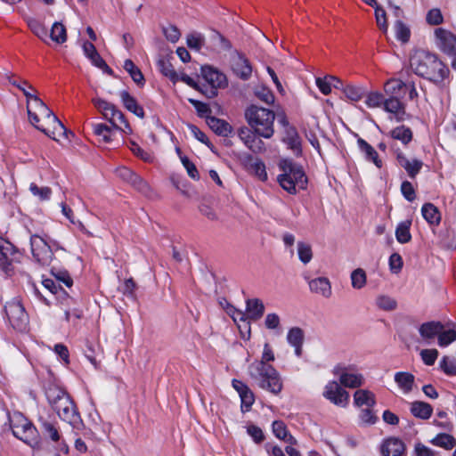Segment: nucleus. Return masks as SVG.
Here are the masks:
<instances>
[{
  "instance_id": "nucleus-37",
  "label": "nucleus",
  "mask_w": 456,
  "mask_h": 456,
  "mask_svg": "<svg viewBox=\"0 0 456 456\" xmlns=\"http://www.w3.org/2000/svg\"><path fill=\"white\" fill-rule=\"evenodd\" d=\"M338 85H342L341 81L336 77H329L321 78H316V86L320 89V91L327 95L331 92V86L338 87Z\"/></svg>"
},
{
  "instance_id": "nucleus-30",
  "label": "nucleus",
  "mask_w": 456,
  "mask_h": 456,
  "mask_svg": "<svg viewBox=\"0 0 456 456\" xmlns=\"http://www.w3.org/2000/svg\"><path fill=\"white\" fill-rule=\"evenodd\" d=\"M83 51L85 55L92 61V63L101 69H109L104 60L98 53L95 46L90 42L83 44Z\"/></svg>"
},
{
  "instance_id": "nucleus-35",
  "label": "nucleus",
  "mask_w": 456,
  "mask_h": 456,
  "mask_svg": "<svg viewBox=\"0 0 456 456\" xmlns=\"http://www.w3.org/2000/svg\"><path fill=\"white\" fill-rule=\"evenodd\" d=\"M45 395L49 403L53 407L59 403L62 398L69 396V395L62 388L54 385L49 386L47 387Z\"/></svg>"
},
{
  "instance_id": "nucleus-34",
  "label": "nucleus",
  "mask_w": 456,
  "mask_h": 456,
  "mask_svg": "<svg viewBox=\"0 0 456 456\" xmlns=\"http://www.w3.org/2000/svg\"><path fill=\"white\" fill-rule=\"evenodd\" d=\"M411 220H404L398 224L395 229V238L401 244L408 243L411 240L410 232Z\"/></svg>"
},
{
  "instance_id": "nucleus-45",
  "label": "nucleus",
  "mask_w": 456,
  "mask_h": 456,
  "mask_svg": "<svg viewBox=\"0 0 456 456\" xmlns=\"http://www.w3.org/2000/svg\"><path fill=\"white\" fill-rule=\"evenodd\" d=\"M297 249L298 258L303 264L306 265L312 260L313 250L309 243H306L305 241H298L297 245Z\"/></svg>"
},
{
  "instance_id": "nucleus-59",
  "label": "nucleus",
  "mask_w": 456,
  "mask_h": 456,
  "mask_svg": "<svg viewBox=\"0 0 456 456\" xmlns=\"http://www.w3.org/2000/svg\"><path fill=\"white\" fill-rule=\"evenodd\" d=\"M426 20L429 25L436 26L444 21V17L440 9L434 8L428 11L426 16Z\"/></svg>"
},
{
  "instance_id": "nucleus-11",
  "label": "nucleus",
  "mask_w": 456,
  "mask_h": 456,
  "mask_svg": "<svg viewBox=\"0 0 456 456\" xmlns=\"http://www.w3.org/2000/svg\"><path fill=\"white\" fill-rule=\"evenodd\" d=\"M323 396L340 407H346L349 402V394L346 391L340 383L337 381H330L324 387Z\"/></svg>"
},
{
  "instance_id": "nucleus-9",
  "label": "nucleus",
  "mask_w": 456,
  "mask_h": 456,
  "mask_svg": "<svg viewBox=\"0 0 456 456\" xmlns=\"http://www.w3.org/2000/svg\"><path fill=\"white\" fill-rule=\"evenodd\" d=\"M333 373L338 378L342 387L348 388L360 387L364 383V377L352 365H338L334 368Z\"/></svg>"
},
{
  "instance_id": "nucleus-42",
  "label": "nucleus",
  "mask_w": 456,
  "mask_h": 456,
  "mask_svg": "<svg viewBox=\"0 0 456 456\" xmlns=\"http://www.w3.org/2000/svg\"><path fill=\"white\" fill-rule=\"evenodd\" d=\"M284 142L293 151H300L301 140H300V137L295 128L289 127L287 129Z\"/></svg>"
},
{
  "instance_id": "nucleus-56",
  "label": "nucleus",
  "mask_w": 456,
  "mask_h": 456,
  "mask_svg": "<svg viewBox=\"0 0 456 456\" xmlns=\"http://www.w3.org/2000/svg\"><path fill=\"white\" fill-rule=\"evenodd\" d=\"M371 408L372 407H367L366 409L361 410L359 413V419L362 425H373L378 420V417L375 415Z\"/></svg>"
},
{
  "instance_id": "nucleus-46",
  "label": "nucleus",
  "mask_w": 456,
  "mask_h": 456,
  "mask_svg": "<svg viewBox=\"0 0 456 456\" xmlns=\"http://www.w3.org/2000/svg\"><path fill=\"white\" fill-rule=\"evenodd\" d=\"M351 284L352 287L355 289H362L367 282L366 273L362 268H357L354 270L351 273Z\"/></svg>"
},
{
  "instance_id": "nucleus-50",
  "label": "nucleus",
  "mask_w": 456,
  "mask_h": 456,
  "mask_svg": "<svg viewBox=\"0 0 456 456\" xmlns=\"http://www.w3.org/2000/svg\"><path fill=\"white\" fill-rule=\"evenodd\" d=\"M187 45L189 48L200 51L204 45V36L199 32H192L187 36Z\"/></svg>"
},
{
  "instance_id": "nucleus-17",
  "label": "nucleus",
  "mask_w": 456,
  "mask_h": 456,
  "mask_svg": "<svg viewBox=\"0 0 456 456\" xmlns=\"http://www.w3.org/2000/svg\"><path fill=\"white\" fill-rule=\"evenodd\" d=\"M443 329L444 324L441 322L430 321L421 323L418 330L422 340L430 344L436 338H438Z\"/></svg>"
},
{
  "instance_id": "nucleus-7",
  "label": "nucleus",
  "mask_w": 456,
  "mask_h": 456,
  "mask_svg": "<svg viewBox=\"0 0 456 456\" xmlns=\"http://www.w3.org/2000/svg\"><path fill=\"white\" fill-rule=\"evenodd\" d=\"M92 102L115 129L126 134L132 133V128L124 114L114 104L101 98H94Z\"/></svg>"
},
{
  "instance_id": "nucleus-64",
  "label": "nucleus",
  "mask_w": 456,
  "mask_h": 456,
  "mask_svg": "<svg viewBox=\"0 0 456 456\" xmlns=\"http://www.w3.org/2000/svg\"><path fill=\"white\" fill-rule=\"evenodd\" d=\"M440 366L446 374L456 375V362L454 360L444 356L440 362Z\"/></svg>"
},
{
  "instance_id": "nucleus-43",
  "label": "nucleus",
  "mask_w": 456,
  "mask_h": 456,
  "mask_svg": "<svg viewBox=\"0 0 456 456\" xmlns=\"http://www.w3.org/2000/svg\"><path fill=\"white\" fill-rule=\"evenodd\" d=\"M93 127L94 134L102 137L105 142H110L112 140L113 131L116 130L113 126H109L102 123L94 124Z\"/></svg>"
},
{
  "instance_id": "nucleus-2",
  "label": "nucleus",
  "mask_w": 456,
  "mask_h": 456,
  "mask_svg": "<svg viewBox=\"0 0 456 456\" xmlns=\"http://www.w3.org/2000/svg\"><path fill=\"white\" fill-rule=\"evenodd\" d=\"M274 359L271 346L265 343L261 360L255 361L248 366V373L259 387L273 395H278L282 390V380L279 372L268 364L269 362H273Z\"/></svg>"
},
{
  "instance_id": "nucleus-32",
  "label": "nucleus",
  "mask_w": 456,
  "mask_h": 456,
  "mask_svg": "<svg viewBox=\"0 0 456 456\" xmlns=\"http://www.w3.org/2000/svg\"><path fill=\"white\" fill-rule=\"evenodd\" d=\"M424 219L431 225H438L441 221V214L438 208L432 203H425L421 208Z\"/></svg>"
},
{
  "instance_id": "nucleus-44",
  "label": "nucleus",
  "mask_w": 456,
  "mask_h": 456,
  "mask_svg": "<svg viewBox=\"0 0 456 456\" xmlns=\"http://www.w3.org/2000/svg\"><path fill=\"white\" fill-rule=\"evenodd\" d=\"M394 28L397 40L403 44L409 42L411 37V30L406 24H404L402 20H396L395 22Z\"/></svg>"
},
{
  "instance_id": "nucleus-8",
  "label": "nucleus",
  "mask_w": 456,
  "mask_h": 456,
  "mask_svg": "<svg viewBox=\"0 0 456 456\" xmlns=\"http://www.w3.org/2000/svg\"><path fill=\"white\" fill-rule=\"evenodd\" d=\"M4 311L13 329L25 331L28 325V315L19 300L13 299L6 303Z\"/></svg>"
},
{
  "instance_id": "nucleus-3",
  "label": "nucleus",
  "mask_w": 456,
  "mask_h": 456,
  "mask_svg": "<svg viewBox=\"0 0 456 456\" xmlns=\"http://www.w3.org/2000/svg\"><path fill=\"white\" fill-rule=\"evenodd\" d=\"M410 68L416 75L435 83L442 82L449 74L448 68L436 54L422 49L411 54Z\"/></svg>"
},
{
  "instance_id": "nucleus-33",
  "label": "nucleus",
  "mask_w": 456,
  "mask_h": 456,
  "mask_svg": "<svg viewBox=\"0 0 456 456\" xmlns=\"http://www.w3.org/2000/svg\"><path fill=\"white\" fill-rule=\"evenodd\" d=\"M157 66L159 70L172 82L176 83L179 81V75L174 69L173 65L168 59L161 57L158 60Z\"/></svg>"
},
{
  "instance_id": "nucleus-26",
  "label": "nucleus",
  "mask_w": 456,
  "mask_h": 456,
  "mask_svg": "<svg viewBox=\"0 0 456 456\" xmlns=\"http://www.w3.org/2000/svg\"><path fill=\"white\" fill-rule=\"evenodd\" d=\"M119 96L124 107L127 110L141 118H144V110L142 107L138 104L137 101L127 91H121L119 93Z\"/></svg>"
},
{
  "instance_id": "nucleus-16",
  "label": "nucleus",
  "mask_w": 456,
  "mask_h": 456,
  "mask_svg": "<svg viewBox=\"0 0 456 456\" xmlns=\"http://www.w3.org/2000/svg\"><path fill=\"white\" fill-rule=\"evenodd\" d=\"M201 75L214 89L224 88L227 86L226 76L211 66L201 67Z\"/></svg>"
},
{
  "instance_id": "nucleus-55",
  "label": "nucleus",
  "mask_w": 456,
  "mask_h": 456,
  "mask_svg": "<svg viewBox=\"0 0 456 456\" xmlns=\"http://www.w3.org/2000/svg\"><path fill=\"white\" fill-rule=\"evenodd\" d=\"M29 191L34 196L37 197L41 200H47L52 195V190L49 187H38L34 183H30Z\"/></svg>"
},
{
  "instance_id": "nucleus-60",
  "label": "nucleus",
  "mask_w": 456,
  "mask_h": 456,
  "mask_svg": "<svg viewBox=\"0 0 456 456\" xmlns=\"http://www.w3.org/2000/svg\"><path fill=\"white\" fill-rule=\"evenodd\" d=\"M420 356L426 365L431 366L436 362L438 357V351L434 348L423 349L420 351Z\"/></svg>"
},
{
  "instance_id": "nucleus-18",
  "label": "nucleus",
  "mask_w": 456,
  "mask_h": 456,
  "mask_svg": "<svg viewBox=\"0 0 456 456\" xmlns=\"http://www.w3.org/2000/svg\"><path fill=\"white\" fill-rule=\"evenodd\" d=\"M383 110L393 115L396 121L404 120L405 117V105L397 96H387L386 98Z\"/></svg>"
},
{
  "instance_id": "nucleus-57",
  "label": "nucleus",
  "mask_w": 456,
  "mask_h": 456,
  "mask_svg": "<svg viewBox=\"0 0 456 456\" xmlns=\"http://www.w3.org/2000/svg\"><path fill=\"white\" fill-rule=\"evenodd\" d=\"M28 26L31 31L41 40L45 41L47 38L48 31L42 23L36 20H32L28 22Z\"/></svg>"
},
{
  "instance_id": "nucleus-6",
  "label": "nucleus",
  "mask_w": 456,
  "mask_h": 456,
  "mask_svg": "<svg viewBox=\"0 0 456 456\" xmlns=\"http://www.w3.org/2000/svg\"><path fill=\"white\" fill-rule=\"evenodd\" d=\"M10 426L14 436L36 448L39 445L37 428L21 413L14 412L9 417Z\"/></svg>"
},
{
  "instance_id": "nucleus-23",
  "label": "nucleus",
  "mask_w": 456,
  "mask_h": 456,
  "mask_svg": "<svg viewBox=\"0 0 456 456\" xmlns=\"http://www.w3.org/2000/svg\"><path fill=\"white\" fill-rule=\"evenodd\" d=\"M207 124L213 132L220 136L227 137L232 133V126L224 119L207 117Z\"/></svg>"
},
{
  "instance_id": "nucleus-38",
  "label": "nucleus",
  "mask_w": 456,
  "mask_h": 456,
  "mask_svg": "<svg viewBox=\"0 0 456 456\" xmlns=\"http://www.w3.org/2000/svg\"><path fill=\"white\" fill-rule=\"evenodd\" d=\"M123 67L125 70L130 75L134 83L139 86L144 85V77L142 71L134 65L131 60H126Z\"/></svg>"
},
{
  "instance_id": "nucleus-36",
  "label": "nucleus",
  "mask_w": 456,
  "mask_h": 456,
  "mask_svg": "<svg viewBox=\"0 0 456 456\" xmlns=\"http://www.w3.org/2000/svg\"><path fill=\"white\" fill-rule=\"evenodd\" d=\"M389 134L393 139L401 141L405 145L412 139L411 130L405 126H400L394 128L390 131Z\"/></svg>"
},
{
  "instance_id": "nucleus-12",
  "label": "nucleus",
  "mask_w": 456,
  "mask_h": 456,
  "mask_svg": "<svg viewBox=\"0 0 456 456\" xmlns=\"http://www.w3.org/2000/svg\"><path fill=\"white\" fill-rule=\"evenodd\" d=\"M435 43L437 48L450 56L456 55V36L443 28H436Z\"/></svg>"
},
{
  "instance_id": "nucleus-58",
  "label": "nucleus",
  "mask_w": 456,
  "mask_h": 456,
  "mask_svg": "<svg viewBox=\"0 0 456 456\" xmlns=\"http://www.w3.org/2000/svg\"><path fill=\"white\" fill-rule=\"evenodd\" d=\"M241 400V411L243 412L248 411L255 402L253 392L248 388L240 395Z\"/></svg>"
},
{
  "instance_id": "nucleus-40",
  "label": "nucleus",
  "mask_w": 456,
  "mask_h": 456,
  "mask_svg": "<svg viewBox=\"0 0 456 456\" xmlns=\"http://www.w3.org/2000/svg\"><path fill=\"white\" fill-rule=\"evenodd\" d=\"M50 37L57 44H63L67 40V31L61 22H54L51 28Z\"/></svg>"
},
{
  "instance_id": "nucleus-52",
  "label": "nucleus",
  "mask_w": 456,
  "mask_h": 456,
  "mask_svg": "<svg viewBox=\"0 0 456 456\" xmlns=\"http://www.w3.org/2000/svg\"><path fill=\"white\" fill-rule=\"evenodd\" d=\"M346 97L351 101L357 102L364 95L363 88L353 85H348L343 89Z\"/></svg>"
},
{
  "instance_id": "nucleus-48",
  "label": "nucleus",
  "mask_w": 456,
  "mask_h": 456,
  "mask_svg": "<svg viewBox=\"0 0 456 456\" xmlns=\"http://www.w3.org/2000/svg\"><path fill=\"white\" fill-rule=\"evenodd\" d=\"M456 340V330H442L437 338V344L441 347H446Z\"/></svg>"
},
{
  "instance_id": "nucleus-41",
  "label": "nucleus",
  "mask_w": 456,
  "mask_h": 456,
  "mask_svg": "<svg viewBox=\"0 0 456 456\" xmlns=\"http://www.w3.org/2000/svg\"><path fill=\"white\" fill-rule=\"evenodd\" d=\"M430 442L432 444L446 450L452 449L456 443L455 439L452 436L444 433L438 434Z\"/></svg>"
},
{
  "instance_id": "nucleus-25",
  "label": "nucleus",
  "mask_w": 456,
  "mask_h": 456,
  "mask_svg": "<svg viewBox=\"0 0 456 456\" xmlns=\"http://www.w3.org/2000/svg\"><path fill=\"white\" fill-rule=\"evenodd\" d=\"M246 311L247 319L257 321L265 313V305L259 298L248 299L246 301Z\"/></svg>"
},
{
  "instance_id": "nucleus-1",
  "label": "nucleus",
  "mask_w": 456,
  "mask_h": 456,
  "mask_svg": "<svg viewBox=\"0 0 456 456\" xmlns=\"http://www.w3.org/2000/svg\"><path fill=\"white\" fill-rule=\"evenodd\" d=\"M27 98V111L30 123L54 141L66 138L67 129L53 111L37 95V90L26 80L18 86Z\"/></svg>"
},
{
  "instance_id": "nucleus-4",
  "label": "nucleus",
  "mask_w": 456,
  "mask_h": 456,
  "mask_svg": "<svg viewBox=\"0 0 456 456\" xmlns=\"http://www.w3.org/2000/svg\"><path fill=\"white\" fill-rule=\"evenodd\" d=\"M281 174L277 181L281 187L290 194L304 190L307 184V177L300 165L289 159H282L278 163Z\"/></svg>"
},
{
  "instance_id": "nucleus-19",
  "label": "nucleus",
  "mask_w": 456,
  "mask_h": 456,
  "mask_svg": "<svg viewBox=\"0 0 456 456\" xmlns=\"http://www.w3.org/2000/svg\"><path fill=\"white\" fill-rule=\"evenodd\" d=\"M406 446L397 437H389L384 440L381 445L383 456H405Z\"/></svg>"
},
{
  "instance_id": "nucleus-62",
  "label": "nucleus",
  "mask_w": 456,
  "mask_h": 456,
  "mask_svg": "<svg viewBox=\"0 0 456 456\" xmlns=\"http://www.w3.org/2000/svg\"><path fill=\"white\" fill-rule=\"evenodd\" d=\"M247 433L256 444H260L265 440L263 430L256 425H248L247 427Z\"/></svg>"
},
{
  "instance_id": "nucleus-13",
  "label": "nucleus",
  "mask_w": 456,
  "mask_h": 456,
  "mask_svg": "<svg viewBox=\"0 0 456 456\" xmlns=\"http://www.w3.org/2000/svg\"><path fill=\"white\" fill-rule=\"evenodd\" d=\"M53 408L62 420L71 425H75L80 420L79 413L77 411L75 404L69 395L66 398H62V400Z\"/></svg>"
},
{
  "instance_id": "nucleus-28",
  "label": "nucleus",
  "mask_w": 456,
  "mask_h": 456,
  "mask_svg": "<svg viewBox=\"0 0 456 456\" xmlns=\"http://www.w3.org/2000/svg\"><path fill=\"white\" fill-rule=\"evenodd\" d=\"M354 403L357 407H373L376 403L375 395L367 389H358L354 394Z\"/></svg>"
},
{
  "instance_id": "nucleus-15",
  "label": "nucleus",
  "mask_w": 456,
  "mask_h": 456,
  "mask_svg": "<svg viewBox=\"0 0 456 456\" xmlns=\"http://www.w3.org/2000/svg\"><path fill=\"white\" fill-rule=\"evenodd\" d=\"M232 69L242 80H248L252 74V67L248 60L240 53L235 52L231 61Z\"/></svg>"
},
{
  "instance_id": "nucleus-61",
  "label": "nucleus",
  "mask_w": 456,
  "mask_h": 456,
  "mask_svg": "<svg viewBox=\"0 0 456 456\" xmlns=\"http://www.w3.org/2000/svg\"><path fill=\"white\" fill-rule=\"evenodd\" d=\"M180 159L188 175L192 179L199 180L200 175L195 165L186 156H181Z\"/></svg>"
},
{
  "instance_id": "nucleus-21",
  "label": "nucleus",
  "mask_w": 456,
  "mask_h": 456,
  "mask_svg": "<svg viewBox=\"0 0 456 456\" xmlns=\"http://www.w3.org/2000/svg\"><path fill=\"white\" fill-rule=\"evenodd\" d=\"M309 289L312 293L330 298L332 295L331 283L326 277H317L308 281Z\"/></svg>"
},
{
  "instance_id": "nucleus-24",
  "label": "nucleus",
  "mask_w": 456,
  "mask_h": 456,
  "mask_svg": "<svg viewBox=\"0 0 456 456\" xmlns=\"http://www.w3.org/2000/svg\"><path fill=\"white\" fill-rule=\"evenodd\" d=\"M407 82H403L398 78H391L384 85V91L387 96H397L403 98L405 94V87Z\"/></svg>"
},
{
  "instance_id": "nucleus-10",
  "label": "nucleus",
  "mask_w": 456,
  "mask_h": 456,
  "mask_svg": "<svg viewBox=\"0 0 456 456\" xmlns=\"http://www.w3.org/2000/svg\"><path fill=\"white\" fill-rule=\"evenodd\" d=\"M30 247L33 257L42 265H48L53 260V253L46 240L37 234L31 235Z\"/></svg>"
},
{
  "instance_id": "nucleus-51",
  "label": "nucleus",
  "mask_w": 456,
  "mask_h": 456,
  "mask_svg": "<svg viewBox=\"0 0 456 456\" xmlns=\"http://www.w3.org/2000/svg\"><path fill=\"white\" fill-rule=\"evenodd\" d=\"M376 305L384 311H393L397 306L396 301L393 297L386 295L379 296L376 298Z\"/></svg>"
},
{
  "instance_id": "nucleus-53",
  "label": "nucleus",
  "mask_w": 456,
  "mask_h": 456,
  "mask_svg": "<svg viewBox=\"0 0 456 456\" xmlns=\"http://www.w3.org/2000/svg\"><path fill=\"white\" fill-rule=\"evenodd\" d=\"M251 172L260 180L266 181L268 178L265 165L263 161L256 159L250 164Z\"/></svg>"
},
{
  "instance_id": "nucleus-22",
  "label": "nucleus",
  "mask_w": 456,
  "mask_h": 456,
  "mask_svg": "<svg viewBox=\"0 0 456 456\" xmlns=\"http://www.w3.org/2000/svg\"><path fill=\"white\" fill-rule=\"evenodd\" d=\"M357 145L367 161L372 162L378 168L383 167V161L379 158L377 151L364 139L358 138Z\"/></svg>"
},
{
  "instance_id": "nucleus-49",
  "label": "nucleus",
  "mask_w": 456,
  "mask_h": 456,
  "mask_svg": "<svg viewBox=\"0 0 456 456\" xmlns=\"http://www.w3.org/2000/svg\"><path fill=\"white\" fill-rule=\"evenodd\" d=\"M375 9V19L378 28L384 33L387 34L388 30V22L387 20L386 11L379 5L374 7Z\"/></svg>"
},
{
  "instance_id": "nucleus-27",
  "label": "nucleus",
  "mask_w": 456,
  "mask_h": 456,
  "mask_svg": "<svg viewBox=\"0 0 456 456\" xmlns=\"http://www.w3.org/2000/svg\"><path fill=\"white\" fill-rule=\"evenodd\" d=\"M394 379L403 394L411 392L415 382L414 375L406 371H398L395 374Z\"/></svg>"
},
{
  "instance_id": "nucleus-54",
  "label": "nucleus",
  "mask_w": 456,
  "mask_h": 456,
  "mask_svg": "<svg viewBox=\"0 0 456 456\" xmlns=\"http://www.w3.org/2000/svg\"><path fill=\"white\" fill-rule=\"evenodd\" d=\"M287 341L290 346H298V344H303V330L298 327L291 328L287 334Z\"/></svg>"
},
{
  "instance_id": "nucleus-20",
  "label": "nucleus",
  "mask_w": 456,
  "mask_h": 456,
  "mask_svg": "<svg viewBox=\"0 0 456 456\" xmlns=\"http://www.w3.org/2000/svg\"><path fill=\"white\" fill-rule=\"evenodd\" d=\"M398 165L403 167L411 178H414L421 170L423 162L418 159H408L402 151L396 152Z\"/></svg>"
},
{
  "instance_id": "nucleus-14",
  "label": "nucleus",
  "mask_w": 456,
  "mask_h": 456,
  "mask_svg": "<svg viewBox=\"0 0 456 456\" xmlns=\"http://www.w3.org/2000/svg\"><path fill=\"white\" fill-rule=\"evenodd\" d=\"M16 249L9 241L0 242V270L6 275L13 273V262L15 261Z\"/></svg>"
},
{
  "instance_id": "nucleus-47",
  "label": "nucleus",
  "mask_w": 456,
  "mask_h": 456,
  "mask_svg": "<svg viewBox=\"0 0 456 456\" xmlns=\"http://www.w3.org/2000/svg\"><path fill=\"white\" fill-rule=\"evenodd\" d=\"M386 97L379 92H370L366 95L365 104L370 109L383 108Z\"/></svg>"
},
{
  "instance_id": "nucleus-63",
  "label": "nucleus",
  "mask_w": 456,
  "mask_h": 456,
  "mask_svg": "<svg viewBox=\"0 0 456 456\" xmlns=\"http://www.w3.org/2000/svg\"><path fill=\"white\" fill-rule=\"evenodd\" d=\"M135 189L141 192L147 194L150 191L149 184L137 174H134L133 178L129 182Z\"/></svg>"
},
{
  "instance_id": "nucleus-5",
  "label": "nucleus",
  "mask_w": 456,
  "mask_h": 456,
  "mask_svg": "<svg viewBox=\"0 0 456 456\" xmlns=\"http://www.w3.org/2000/svg\"><path fill=\"white\" fill-rule=\"evenodd\" d=\"M248 125L259 136L271 138L273 134L274 112L271 110L251 105L245 111Z\"/></svg>"
},
{
  "instance_id": "nucleus-31",
  "label": "nucleus",
  "mask_w": 456,
  "mask_h": 456,
  "mask_svg": "<svg viewBox=\"0 0 456 456\" xmlns=\"http://www.w3.org/2000/svg\"><path fill=\"white\" fill-rule=\"evenodd\" d=\"M411 412L416 418L428 419L432 415L433 408L428 403L415 401L411 404Z\"/></svg>"
},
{
  "instance_id": "nucleus-29",
  "label": "nucleus",
  "mask_w": 456,
  "mask_h": 456,
  "mask_svg": "<svg viewBox=\"0 0 456 456\" xmlns=\"http://www.w3.org/2000/svg\"><path fill=\"white\" fill-rule=\"evenodd\" d=\"M38 420L42 433L51 438L52 441L58 442L61 436L56 423L44 417H40Z\"/></svg>"
},
{
  "instance_id": "nucleus-39",
  "label": "nucleus",
  "mask_w": 456,
  "mask_h": 456,
  "mask_svg": "<svg viewBox=\"0 0 456 456\" xmlns=\"http://www.w3.org/2000/svg\"><path fill=\"white\" fill-rule=\"evenodd\" d=\"M210 42L212 46L217 52L228 51L231 49L232 45L229 40H227L224 36L220 33L214 31L210 36Z\"/></svg>"
}]
</instances>
